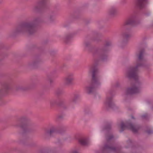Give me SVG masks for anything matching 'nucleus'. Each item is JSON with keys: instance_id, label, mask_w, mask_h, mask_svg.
<instances>
[{"instance_id": "obj_35", "label": "nucleus", "mask_w": 153, "mask_h": 153, "mask_svg": "<svg viewBox=\"0 0 153 153\" xmlns=\"http://www.w3.org/2000/svg\"><path fill=\"white\" fill-rule=\"evenodd\" d=\"M72 153H79L76 151H74Z\"/></svg>"}, {"instance_id": "obj_12", "label": "nucleus", "mask_w": 153, "mask_h": 153, "mask_svg": "<svg viewBox=\"0 0 153 153\" xmlns=\"http://www.w3.org/2000/svg\"><path fill=\"white\" fill-rule=\"evenodd\" d=\"M132 36L131 31V29H127L123 34V40L122 45L126 44L128 39Z\"/></svg>"}, {"instance_id": "obj_23", "label": "nucleus", "mask_w": 153, "mask_h": 153, "mask_svg": "<svg viewBox=\"0 0 153 153\" xmlns=\"http://www.w3.org/2000/svg\"><path fill=\"white\" fill-rule=\"evenodd\" d=\"M29 87H25L22 86H19L17 87V89L20 90L22 91H25L30 88Z\"/></svg>"}, {"instance_id": "obj_5", "label": "nucleus", "mask_w": 153, "mask_h": 153, "mask_svg": "<svg viewBox=\"0 0 153 153\" xmlns=\"http://www.w3.org/2000/svg\"><path fill=\"white\" fill-rule=\"evenodd\" d=\"M114 138L113 135H109L106 137V142L102 149L103 153H110L111 152H119L120 148L118 147H114L113 146V144L111 140Z\"/></svg>"}, {"instance_id": "obj_28", "label": "nucleus", "mask_w": 153, "mask_h": 153, "mask_svg": "<svg viewBox=\"0 0 153 153\" xmlns=\"http://www.w3.org/2000/svg\"><path fill=\"white\" fill-rule=\"evenodd\" d=\"M64 117V115L63 114H59L57 116V118L58 120H61Z\"/></svg>"}, {"instance_id": "obj_36", "label": "nucleus", "mask_w": 153, "mask_h": 153, "mask_svg": "<svg viewBox=\"0 0 153 153\" xmlns=\"http://www.w3.org/2000/svg\"><path fill=\"white\" fill-rule=\"evenodd\" d=\"M146 16H148L149 15V14H145Z\"/></svg>"}, {"instance_id": "obj_39", "label": "nucleus", "mask_w": 153, "mask_h": 153, "mask_svg": "<svg viewBox=\"0 0 153 153\" xmlns=\"http://www.w3.org/2000/svg\"><path fill=\"white\" fill-rule=\"evenodd\" d=\"M59 133H62V131H59Z\"/></svg>"}, {"instance_id": "obj_14", "label": "nucleus", "mask_w": 153, "mask_h": 153, "mask_svg": "<svg viewBox=\"0 0 153 153\" xmlns=\"http://www.w3.org/2000/svg\"><path fill=\"white\" fill-rule=\"evenodd\" d=\"M140 91V87L134 86L132 87L128 88L126 91V94L127 95L135 94L139 93Z\"/></svg>"}, {"instance_id": "obj_33", "label": "nucleus", "mask_w": 153, "mask_h": 153, "mask_svg": "<svg viewBox=\"0 0 153 153\" xmlns=\"http://www.w3.org/2000/svg\"><path fill=\"white\" fill-rule=\"evenodd\" d=\"M127 142L128 143H131V140L129 139V140H128L127 141Z\"/></svg>"}, {"instance_id": "obj_25", "label": "nucleus", "mask_w": 153, "mask_h": 153, "mask_svg": "<svg viewBox=\"0 0 153 153\" xmlns=\"http://www.w3.org/2000/svg\"><path fill=\"white\" fill-rule=\"evenodd\" d=\"M95 36H96V38L93 39L94 41H98L100 40V38L101 36V34L98 33H95Z\"/></svg>"}, {"instance_id": "obj_29", "label": "nucleus", "mask_w": 153, "mask_h": 153, "mask_svg": "<svg viewBox=\"0 0 153 153\" xmlns=\"http://www.w3.org/2000/svg\"><path fill=\"white\" fill-rule=\"evenodd\" d=\"M54 19L53 15H50L49 18V20L51 22H52Z\"/></svg>"}, {"instance_id": "obj_16", "label": "nucleus", "mask_w": 153, "mask_h": 153, "mask_svg": "<svg viewBox=\"0 0 153 153\" xmlns=\"http://www.w3.org/2000/svg\"><path fill=\"white\" fill-rule=\"evenodd\" d=\"M65 103V101L63 100H59L58 101L57 100H51L50 101V105L51 107H53L56 104L58 105L62 106L65 108L66 107H64V105Z\"/></svg>"}, {"instance_id": "obj_3", "label": "nucleus", "mask_w": 153, "mask_h": 153, "mask_svg": "<svg viewBox=\"0 0 153 153\" xmlns=\"http://www.w3.org/2000/svg\"><path fill=\"white\" fill-rule=\"evenodd\" d=\"M144 51L141 50L138 54H137L138 57L137 60V64L134 67L130 68L128 70L127 74V77L129 79L133 78L136 81H137L138 79V68L139 67H145L146 65L145 61L143 58V54Z\"/></svg>"}, {"instance_id": "obj_22", "label": "nucleus", "mask_w": 153, "mask_h": 153, "mask_svg": "<svg viewBox=\"0 0 153 153\" xmlns=\"http://www.w3.org/2000/svg\"><path fill=\"white\" fill-rule=\"evenodd\" d=\"M79 142L82 146H86L88 144V140L85 138H81L79 139Z\"/></svg>"}, {"instance_id": "obj_4", "label": "nucleus", "mask_w": 153, "mask_h": 153, "mask_svg": "<svg viewBox=\"0 0 153 153\" xmlns=\"http://www.w3.org/2000/svg\"><path fill=\"white\" fill-rule=\"evenodd\" d=\"M89 72L92 74L91 84L90 86L85 87V91L88 94H93L96 88L100 84L99 78L97 75L98 70L96 65H94L90 67Z\"/></svg>"}, {"instance_id": "obj_32", "label": "nucleus", "mask_w": 153, "mask_h": 153, "mask_svg": "<svg viewBox=\"0 0 153 153\" xmlns=\"http://www.w3.org/2000/svg\"><path fill=\"white\" fill-rule=\"evenodd\" d=\"M61 130L63 132H65L66 131L67 128L65 127H62Z\"/></svg>"}, {"instance_id": "obj_34", "label": "nucleus", "mask_w": 153, "mask_h": 153, "mask_svg": "<svg viewBox=\"0 0 153 153\" xmlns=\"http://www.w3.org/2000/svg\"><path fill=\"white\" fill-rule=\"evenodd\" d=\"M53 82V80L51 79H50V84H51Z\"/></svg>"}, {"instance_id": "obj_9", "label": "nucleus", "mask_w": 153, "mask_h": 153, "mask_svg": "<svg viewBox=\"0 0 153 153\" xmlns=\"http://www.w3.org/2000/svg\"><path fill=\"white\" fill-rule=\"evenodd\" d=\"M74 80V74L72 73L68 74L64 78V85L65 86H70L73 84Z\"/></svg>"}, {"instance_id": "obj_15", "label": "nucleus", "mask_w": 153, "mask_h": 153, "mask_svg": "<svg viewBox=\"0 0 153 153\" xmlns=\"http://www.w3.org/2000/svg\"><path fill=\"white\" fill-rule=\"evenodd\" d=\"M147 0H135L134 4L136 7L140 9L144 8Z\"/></svg>"}, {"instance_id": "obj_20", "label": "nucleus", "mask_w": 153, "mask_h": 153, "mask_svg": "<svg viewBox=\"0 0 153 153\" xmlns=\"http://www.w3.org/2000/svg\"><path fill=\"white\" fill-rule=\"evenodd\" d=\"M74 33H69L67 34L65 36L64 38V41L65 42L67 43L73 37L74 35Z\"/></svg>"}, {"instance_id": "obj_24", "label": "nucleus", "mask_w": 153, "mask_h": 153, "mask_svg": "<svg viewBox=\"0 0 153 153\" xmlns=\"http://www.w3.org/2000/svg\"><path fill=\"white\" fill-rule=\"evenodd\" d=\"M39 62L38 61L34 62H30L28 65L29 66L33 68H36L38 65Z\"/></svg>"}, {"instance_id": "obj_11", "label": "nucleus", "mask_w": 153, "mask_h": 153, "mask_svg": "<svg viewBox=\"0 0 153 153\" xmlns=\"http://www.w3.org/2000/svg\"><path fill=\"white\" fill-rule=\"evenodd\" d=\"M138 23L136 20V17L134 16H130L124 23V28H126L127 25L134 26L136 25Z\"/></svg>"}, {"instance_id": "obj_7", "label": "nucleus", "mask_w": 153, "mask_h": 153, "mask_svg": "<svg viewBox=\"0 0 153 153\" xmlns=\"http://www.w3.org/2000/svg\"><path fill=\"white\" fill-rule=\"evenodd\" d=\"M120 128L121 130L120 131V133L122 132L126 128H128L131 130L133 133H137L140 126L138 125L134 126L131 123H126L125 124L122 122L121 123Z\"/></svg>"}, {"instance_id": "obj_37", "label": "nucleus", "mask_w": 153, "mask_h": 153, "mask_svg": "<svg viewBox=\"0 0 153 153\" xmlns=\"http://www.w3.org/2000/svg\"><path fill=\"white\" fill-rule=\"evenodd\" d=\"M131 118L133 119H134V117L133 116H131Z\"/></svg>"}, {"instance_id": "obj_8", "label": "nucleus", "mask_w": 153, "mask_h": 153, "mask_svg": "<svg viewBox=\"0 0 153 153\" xmlns=\"http://www.w3.org/2000/svg\"><path fill=\"white\" fill-rule=\"evenodd\" d=\"M112 98V93L109 91L107 94L106 99L105 102V105L108 110V108H113L115 106Z\"/></svg>"}, {"instance_id": "obj_21", "label": "nucleus", "mask_w": 153, "mask_h": 153, "mask_svg": "<svg viewBox=\"0 0 153 153\" xmlns=\"http://www.w3.org/2000/svg\"><path fill=\"white\" fill-rule=\"evenodd\" d=\"M111 124L110 122H108L106 123L105 126L104 127L103 130L106 131H109L111 129Z\"/></svg>"}, {"instance_id": "obj_17", "label": "nucleus", "mask_w": 153, "mask_h": 153, "mask_svg": "<svg viewBox=\"0 0 153 153\" xmlns=\"http://www.w3.org/2000/svg\"><path fill=\"white\" fill-rule=\"evenodd\" d=\"M57 129L56 127L53 126L51 127L50 129L46 131L45 134L47 135L52 136L57 133Z\"/></svg>"}, {"instance_id": "obj_38", "label": "nucleus", "mask_w": 153, "mask_h": 153, "mask_svg": "<svg viewBox=\"0 0 153 153\" xmlns=\"http://www.w3.org/2000/svg\"><path fill=\"white\" fill-rule=\"evenodd\" d=\"M116 87H118L119 86V85L118 83H117L116 85Z\"/></svg>"}, {"instance_id": "obj_2", "label": "nucleus", "mask_w": 153, "mask_h": 153, "mask_svg": "<svg viewBox=\"0 0 153 153\" xmlns=\"http://www.w3.org/2000/svg\"><path fill=\"white\" fill-rule=\"evenodd\" d=\"M85 45L86 47L88 48L89 51L92 53L95 64H96L97 61H104L107 59L108 47L111 45V43L109 41L107 42L103 46L97 48L91 47L90 44L88 42H86Z\"/></svg>"}, {"instance_id": "obj_19", "label": "nucleus", "mask_w": 153, "mask_h": 153, "mask_svg": "<svg viewBox=\"0 0 153 153\" xmlns=\"http://www.w3.org/2000/svg\"><path fill=\"white\" fill-rule=\"evenodd\" d=\"M117 13V8L114 7H112L109 9L108 14L109 16H113L116 14Z\"/></svg>"}, {"instance_id": "obj_27", "label": "nucleus", "mask_w": 153, "mask_h": 153, "mask_svg": "<svg viewBox=\"0 0 153 153\" xmlns=\"http://www.w3.org/2000/svg\"><path fill=\"white\" fill-rule=\"evenodd\" d=\"M51 150H45L44 151L40 150L37 153H51Z\"/></svg>"}, {"instance_id": "obj_13", "label": "nucleus", "mask_w": 153, "mask_h": 153, "mask_svg": "<svg viewBox=\"0 0 153 153\" xmlns=\"http://www.w3.org/2000/svg\"><path fill=\"white\" fill-rule=\"evenodd\" d=\"M10 83L8 82H5L1 83V89L0 90V94L6 93L10 89Z\"/></svg>"}, {"instance_id": "obj_10", "label": "nucleus", "mask_w": 153, "mask_h": 153, "mask_svg": "<svg viewBox=\"0 0 153 153\" xmlns=\"http://www.w3.org/2000/svg\"><path fill=\"white\" fill-rule=\"evenodd\" d=\"M48 0H40L37 6L34 8L36 11H39L45 9L47 7V4Z\"/></svg>"}, {"instance_id": "obj_18", "label": "nucleus", "mask_w": 153, "mask_h": 153, "mask_svg": "<svg viewBox=\"0 0 153 153\" xmlns=\"http://www.w3.org/2000/svg\"><path fill=\"white\" fill-rule=\"evenodd\" d=\"M79 94L76 93L74 94L73 97L69 100L68 103L70 105H72L73 103H76V100L79 98Z\"/></svg>"}, {"instance_id": "obj_31", "label": "nucleus", "mask_w": 153, "mask_h": 153, "mask_svg": "<svg viewBox=\"0 0 153 153\" xmlns=\"http://www.w3.org/2000/svg\"><path fill=\"white\" fill-rule=\"evenodd\" d=\"M146 132L148 133V134H149L153 133V131L151 130H148L146 131Z\"/></svg>"}, {"instance_id": "obj_30", "label": "nucleus", "mask_w": 153, "mask_h": 153, "mask_svg": "<svg viewBox=\"0 0 153 153\" xmlns=\"http://www.w3.org/2000/svg\"><path fill=\"white\" fill-rule=\"evenodd\" d=\"M142 117L143 119H147L148 117V114H145L142 116Z\"/></svg>"}, {"instance_id": "obj_1", "label": "nucleus", "mask_w": 153, "mask_h": 153, "mask_svg": "<svg viewBox=\"0 0 153 153\" xmlns=\"http://www.w3.org/2000/svg\"><path fill=\"white\" fill-rule=\"evenodd\" d=\"M41 22V18L37 17L34 19L32 22L22 23L11 31L10 35L15 36L20 34L25 33L29 35L33 34L37 31L38 24Z\"/></svg>"}, {"instance_id": "obj_6", "label": "nucleus", "mask_w": 153, "mask_h": 153, "mask_svg": "<svg viewBox=\"0 0 153 153\" xmlns=\"http://www.w3.org/2000/svg\"><path fill=\"white\" fill-rule=\"evenodd\" d=\"M27 119L25 117L20 118L17 122L16 126L21 128L22 130V135L24 139L27 138V134L31 132L33 130L31 129L26 123Z\"/></svg>"}, {"instance_id": "obj_26", "label": "nucleus", "mask_w": 153, "mask_h": 153, "mask_svg": "<svg viewBox=\"0 0 153 153\" xmlns=\"http://www.w3.org/2000/svg\"><path fill=\"white\" fill-rule=\"evenodd\" d=\"M56 94L57 95H59L62 94L64 93L63 91L59 88L56 89L55 91Z\"/></svg>"}]
</instances>
